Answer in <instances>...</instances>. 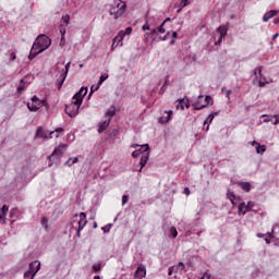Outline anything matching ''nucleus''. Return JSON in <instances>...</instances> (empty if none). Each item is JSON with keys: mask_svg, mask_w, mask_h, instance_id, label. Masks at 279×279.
Returning a JSON list of instances; mask_svg holds the SVG:
<instances>
[{"mask_svg": "<svg viewBox=\"0 0 279 279\" xmlns=\"http://www.w3.org/2000/svg\"><path fill=\"white\" fill-rule=\"evenodd\" d=\"M49 47H51V39L49 36L39 35L33 44L28 59L34 60L38 53H43V51H46V49H49Z\"/></svg>", "mask_w": 279, "mask_h": 279, "instance_id": "1", "label": "nucleus"}, {"mask_svg": "<svg viewBox=\"0 0 279 279\" xmlns=\"http://www.w3.org/2000/svg\"><path fill=\"white\" fill-rule=\"evenodd\" d=\"M125 8H128V4L124 1L114 0L110 5L109 14L117 21V19H121L125 14Z\"/></svg>", "mask_w": 279, "mask_h": 279, "instance_id": "2", "label": "nucleus"}, {"mask_svg": "<svg viewBox=\"0 0 279 279\" xmlns=\"http://www.w3.org/2000/svg\"><path fill=\"white\" fill-rule=\"evenodd\" d=\"M132 34V26L125 28V31H120L119 34L113 38L111 49L114 50L117 47H123V40L125 36Z\"/></svg>", "mask_w": 279, "mask_h": 279, "instance_id": "3", "label": "nucleus"}, {"mask_svg": "<svg viewBox=\"0 0 279 279\" xmlns=\"http://www.w3.org/2000/svg\"><path fill=\"white\" fill-rule=\"evenodd\" d=\"M80 106H82V98L76 100L72 98V102L65 106V114L71 118L77 117L80 113Z\"/></svg>", "mask_w": 279, "mask_h": 279, "instance_id": "4", "label": "nucleus"}, {"mask_svg": "<svg viewBox=\"0 0 279 279\" xmlns=\"http://www.w3.org/2000/svg\"><path fill=\"white\" fill-rule=\"evenodd\" d=\"M66 144H61L57 148H54L53 153L48 157V160H56V162H60V158H62L66 151Z\"/></svg>", "mask_w": 279, "mask_h": 279, "instance_id": "5", "label": "nucleus"}, {"mask_svg": "<svg viewBox=\"0 0 279 279\" xmlns=\"http://www.w3.org/2000/svg\"><path fill=\"white\" fill-rule=\"evenodd\" d=\"M47 100H40L37 96H33L32 101L27 102V108L31 112H36L40 110L41 106H45Z\"/></svg>", "mask_w": 279, "mask_h": 279, "instance_id": "6", "label": "nucleus"}, {"mask_svg": "<svg viewBox=\"0 0 279 279\" xmlns=\"http://www.w3.org/2000/svg\"><path fill=\"white\" fill-rule=\"evenodd\" d=\"M142 147H144V150L142 151V156H141V159H140V165H141V168L138 170L140 173H141V171H143V168L149 161V144L142 145Z\"/></svg>", "mask_w": 279, "mask_h": 279, "instance_id": "7", "label": "nucleus"}, {"mask_svg": "<svg viewBox=\"0 0 279 279\" xmlns=\"http://www.w3.org/2000/svg\"><path fill=\"white\" fill-rule=\"evenodd\" d=\"M228 35V27L219 26L217 28V34L214 36L215 45H221L223 43V37Z\"/></svg>", "mask_w": 279, "mask_h": 279, "instance_id": "8", "label": "nucleus"}, {"mask_svg": "<svg viewBox=\"0 0 279 279\" xmlns=\"http://www.w3.org/2000/svg\"><path fill=\"white\" fill-rule=\"evenodd\" d=\"M210 104V96H198L197 100L194 101L193 107L195 110H202V108H206Z\"/></svg>", "mask_w": 279, "mask_h": 279, "instance_id": "9", "label": "nucleus"}, {"mask_svg": "<svg viewBox=\"0 0 279 279\" xmlns=\"http://www.w3.org/2000/svg\"><path fill=\"white\" fill-rule=\"evenodd\" d=\"M255 80L258 82L259 87L264 88L266 84H269V81L267 78L263 77V68L258 66L254 70Z\"/></svg>", "mask_w": 279, "mask_h": 279, "instance_id": "10", "label": "nucleus"}, {"mask_svg": "<svg viewBox=\"0 0 279 279\" xmlns=\"http://www.w3.org/2000/svg\"><path fill=\"white\" fill-rule=\"evenodd\" d=\"M69 69H71V62L65 64V68L62 70L60 77L57 80L58 88H62L64 80H66V75H69Z\"/></svg>", "mask_w": 279, "mask_h": 279, "instance_id": "11", "label": "nucleus"}, {"mask_svg": "<svg viewBox=\"0 0 279 279\" xmlns=\"http://www.w3.org/2000/svg\"><path fill=\"white\" fill-rule=\"evenodd\" d=\"M54 132L53 131H43V126H39L36 131V136H39V138H52Z\"/></svg>", "mask_w": 279, "mask_h": 279, "instance_id": "12", "label": "nucleus"}, {"mask_svg": "<svg viewBox=\"0 0 279 279\" xmlns=\"http://www.w3.org/2000/svg\"><path fill=\"white\" fill-rule=\"evenodd\" d=\"M252 206H253L252 202H248L247 204H245L244 202L240 203L238 207V215L240 216L245 215L247 210H252Z\"/></svg>", "mask_w": 279, "mask_h": 279, "instance_id": "13", "label": "nucleus"}, {"mask_svg": "<svg viewBox=\"0 0 279 279\" xmlns=\"http://www.w3.org/2000/svg\"><path fill=\"white\" fill-rule=\"evenodd\" d=\"M86 223H88V220H86V213L80 214V221H78V229H77V236H80L82 230L86 228Z\"/></svg>", "mask_w": 279, "mask_h": 279, "instance_id": "14", "label": "nucleus"}, {"mask_svg": "<svg viewBox=\"0 0 279 279\" xmlns=\"http://www.w3.org/2000/svg\"><path fill=\"white\" fill-rule=\"evenodd\" d=\"M28 271H31L33 274L32 279H34L36 274H38V271H40V262H38V260L32 262L29 264Z\"/></svg>", "mask_w": 279, "mask_h": 279, "instance_id": "15", "label": "nucleus"}, {"mask_svg": "<svg viewBox=\"0 0 279 279\" xmlns=\"http://www.w3.org/2000/svg\"><path fill=\"white\" fill-rule=\"evenodd\" d=\"M88 93V87H81V89L72 97V99H81V104L84 101V97H86Z\"/></svg>", "mask_w": 279, "mask_h": 279, "instance_id": "16", "label": "nucleus"}, {"mask_svg": "<svg viewBox=\"0 0 279 279\" xmlns=\"http://www.w3.org/2000/svg\"><path fill=\"white\" fill-rule=\"evenodd\" d=\"M147 276V269H145V266H138L135 271V278L143 279Z\"/></svg>", "mask_w": 279, "mask_h": 279, "instance_id": "17", "label": "nucleus"}, {"mask_svg": "<svg viewBox=\"0 0 279 279\" xmlns=\"http://www.w3.org/2000/svg\"><path fill=\"white\" fill-rule=\"evenodd\" d=\"M227 197L233 206H236V204H239V197H236L234 192H231L230 190H228L227 191Z\"/></svg>", "mask_w": 279, "mask_h": 279, "instance_id": "18", "label": "nucleus"}, {"mask_svg": "<svg viewBox=\"0 0 279 279\" xmlns=\"http://www.w3.org/2000/svg\"><path fill=\"white\" fill-rule=\"evenodd\" d=\"M109 125H110V119L101 122L98 126V133L104 134V132L108 130Z\"/></svg>", "mask_w": 279, "mask_h": 279, "instance_id": "19", "label": "nucleus"}, {"mask_svg": "<svg viewBox=\"0 0 279 279\" xmlns=\"http://www.w3.org/2000/svg\"><path fill=\"white\" fill-rule=\"evenodd\" d=\"M276 14H278V11H275V10H271V11L265 13L263 16L264 23H267V21H269V19H274V16H276Z\"/></svg>", "mask_w": 279, "mask_h": 279, "instance_id": "20", "label": "nucleus"}, {"mask_svg": "<svg viewBox=\"0 0 279 279\" xmlns=\"http://www.w3.org/2000/svg\"><path fill=\"white\" fill-rule=\"evenodd\" d=\"M239 185L246 193H250V191H252V183L251 182H240Z\"/></svg>", "mask_w": 279, "mask_h": 279, "instance_id": "21", "label": "nucleus"}, {"mask_svg": "<svg viewBox=\"0 0 279 279\" xmlns=\"http://www.w3.org/2000/svg\"><path fill=\"white\" fill-rule=\"evenodd\" d=\"M165 22L157 28H153L150 34H165Z\"/></svg>", "mask_w": 279, "mask_h": 279, "instance_id": "22", "label": "nucleus"}, {"mask_svg": "<svg viewBox=\"0 0 279 279\" xmlns=\"http://www.w3.org/2000/svg\"><path fill=\"white\" fill-rule=\"evenodd\" d=\"M255 149L257 154H265L267 151V146L257 144V146H255Z\"/></svg>", "mask_w": 279, "mask_h": 279, "instance_id": "23", "label": "nucleus"}, {"mask_svg": "<svg viewBox=\"0 0 279 279\" xmlns=\"http://www.w3.org/2000/svg\"><path fill=\"white\" fill-rule=\"evenodd\" d=\"M99 88H101V85H99V83H97V85H92L90 92L88 95V99H90V97H93V94L97 93V90H99Z\"/></svg>", "mask_w": 279, "mask_h": 279, "instance_id": "24", "label": "nucleus"}, {"mask_svg": "<svg viewBox=\"0 0 279 279\" xmlns=\"http://www.w3.org/2000/svg\"><path fill=\"white\" fill-rule=\"evenodd\" d=\"M167 118H160L159 119V123H169V121L171 120V114H173V111H168L166 112Z\"/></svg>", "mask_w": 279, "mask_h": 279, "instance_id": "25", "label": "nucleus"}, {"mask_svg": "<svg viewBox=\"0 0 279 279\" xmlns=\"http://www.w3.org/2000/svg\"><path fill=\"white\" fill-rule=\"evenodd\" d=\"M59 32L61 34V40H64V36L66 35V25L61 24L59 26Z\"/></svg>", "mask_w": 279, "mask_h": 279, "instance_id": "26", "label": "nucleus"}, {"mask_svg": "<svg viewBox=\"0 0 279 279\" xmlns=\"http://www.w3.org/2000/svg\"><path fill=\"white\" fill-rule=\"evenodd\" d=\"M78 158L74 157V158H70L68 161H65L66 167H73V165H75L76 162H78Z\"/></svg>", "mask_w": 279, "mask_h": 279, "instance_id": "27", "label": "nucleus"}, {"mask_svg": "<svg viewBox=\"0 0 279 279\" xmlns=\"http://www.w3.org/2000/svg\"><path fill=\"white\" fill-rule=\"evenodd\" d=\"M24 90H25V80L22 78L21 82H20V85L17 87L19 95H21Z\"/></svg>", "mask_w": 279, "mask_h": 279, "instance_id": "28", "label": "nucleus"}, {"mask_svg": "<svg viewBox=\"0 0 279 279\" xmlns=\"http://www.w3.org/2000/svg\"><path fill=\"white\" fill-rule=\"evenodd\" d=\"M117 114V109L112 106L110 109L107 110L106 117H114Z\"/></svg>", "mask_w": 279, "mask_h": 279, "instance_id": "29", "label": "nucleus"}, {"mask_svg": "<svg viewBox=\"0 0 279 279\" xmlns=\"http://www.w3.org/2000/svg\"><path fill=\"white\" fill-rule=\"evenodd\" d=\"M184 106H186V108H189V105H186V100L182 99L179 101V104L177 105V110H184Z\"/></svg>", "mask_w": 279, "mask_h": 279, "instance_id": "30", "label": "nucleus"}, {"mask_svg": "<svg viewBox=\"0 0 279 279\" xmlns=\"http://www.w3.org/2000/svg\"><path fill=\"white\" fill-rule=\"evenodd\" d=\"M61 21L63 22V25L69 26V23L71 22V15L65 14L61 17Z\"/></svg>", "mask_w": 279, "mask_h": 279, "instance_id": "31", "label": "nucleus"}, {"mask_svg": "<svg viewBox=\"0 0 279 279\" xmlns=\"http://www.w3.org/2000/svg\"><path fill=\"white\" fill-rule=\"evenodd\" d=\"M262 117L264 118L263 123H269L274 121V116L263 114Z\"/></svg>", "mask_w": 279, "mask_h": 279, "instance_id": "32", "label": "nucleus"}, {"mask_svg": "<svg viewBox=\"0 0 279 279\" xmlns=\"http://www.w3.org/2000/svg\"><path fill=\"white\" fill-rule=\"evenodd\" d=\"M41 226L45 228V230H48L49 228V220L46 217L41 218Z\"/></svg>", "mask_w": 279, "mask_h": 279, "instance_id": "33", "label": "nucleus"}, {"mask_svg": "<svg viewBox=\"0 0 279 279\" xmlns=\"http://www.w3.org/2000/svg\"><path fill=\"white\" fill-rule=\"evenodd\" d=\"M143 154V146H141V149H136L132 153L133 158H138Z\"/></svg>", "mask_w": 279, "mask_h": 279, "instance_id": "34", "label": "nucleus"}, {"mask_svg": "<svg viewBox=\"0 0 279 279\" xmlns=\"http://www.w3.org/2000/svg\"><path fill=\"white\" fill-rule=\"evenodd\" d=\"M106 80H108V74H101L98 84L101 86Z\"/></svg>", "mask_w": 279, "mask_h": 279, "instance_id": "35", "label": "nucleus"}, {"mask_svg": "<svg viewBox=\"0 0 279 279\" xmlns=\"http://www.w3.org/2000/svg\"><path fill=\"white\" fill-rule=\"evenodd\" d=\"M184 269H186L184 263L179 262V264L177 265V271H184Z\"/></svg>", "mask_w": 279, "mask_h": 279, "instance_id": "36", "label": "nucleus"}, {"mask_svg": "<svg viewBox=\"0 0 279 279\" xmlns=\"http://www.w3.org/2000/svg\"><path fill=\"white\" fill-rule=\"evenodd\" d=\"M170 233L172 235V239H175L178 236V229H175V227H171Z\"/></svg>", "mask_w": 279, "mask_h": 279, "instance_id": "37", "label": "nucleus"}, {"mask_svg": "<svg viewBox=\"0 0 279 279\" xmlns=\"http://www.w3.org/2000/svg\"><path fill=\"white\" fill-rule=\"evenodd\" d=\"M271 123H272V125H278V123H279V114H274L272 116Z\"/></svg>", "mask_w": 279, "mask_h": 279, "instance_id": "38", "label": "nucleus"}, {"mask_svg": "<svg viewBox=\"0 0 279 279\" xmlns=\"http://www.w3.org/2000/svg\"><path fill=\"white\" fill-rule=\"evenodd\" d=\"M8 210H10V207H8V205H3L1 208V213H2V216L4 217V219H5V215H7Z\"/></svg>", "mask_w": 279, "mask_h": 279, "instance_id": "39", "label": "nucleus"}, {"mask_svg": "<svg viewBox=\"0 0 279 279\" xmlns=\"http://www.w3.org/2000/svg\"><path fill=\"white\" fill-rule=\"evenodd\" d=\"M276 228H277V227H272L271 232H268V233H267V236H269V239H276V235H274V232H276Z\"/></svg>", "mask_w": 279, "mask_h": 279, "instance_id": "40", "label": "nucleus"}, {"mask_svg": "<svg viewBox=\"0 0 279 279\" xmlns=\"http://www.w3.org/2000/svg\"><path fill=\"white\" fill-rule=\"evenodd\" d=\"M94 271H101V264H95L93 266Z\"/></svg>", "mask_w": 279, "mask_h": 279, "instance_id": "41", "label": "nucleus"}, {"mask_svg": "<svg viewBox=\"0 0 279 279\" xmlns=\"http://www.w3.org/2000/svg\"><path fill=\"white\" fill-rule=\"evenodd\" d=\"M208 119H210V116H208L207 119H206L205 122H204V126L206 128V131H208L209 128H210V124H208ZM206 125H207V126H206Z\"/></svg>", "mask_w": 279, "mask_h": 279, "instance_id": "42", "label": "nucleus"}, {"mask_svg": "<svg viewBox=\"0 0 279 279\" xmlns=\"http://www.w3.org/2000/svg\"><path fill=\"white\" fill-rule=\"evenodd\" d=\"M186 5H189V0H182L180 3L181 8H186Z\"/></svg>", "mask_w": 279, "mask_h": 279, "instance_id": "43", "label": "nucleus"}, {"mask_svg": "<svg viewBox=\"0 0 279 279\" xmlns=\"http://www.w3.org/2000/svg\"><path fill=\"white\" fill-rule=\"evenodd\" d=\"M128 204V195L122 196V206H125Z\"/></svg>", "mask_w": 279, "mask_h": 279, "instance_id": "44", "label": "nucleus"}, {"mask_svg": "<svg viewBox=\"0 0 279 279\" xmlns=\"http://www.w3.org/2000/svg\"><path fill=\"white\" fill-rule=\"evenodd\" d=\"M52 132H54V133H57V134H62V132H64V129L58 128V129H56V130L52 131Z\"/></svg>", "mask_w": 279, "mask_h": 279, "instance_id": "45", "label": "nucleus"}, {"mask_svg": "<svg viewBox=\"0 0 279 279\" xmlns=\"http://www.w3.org/2000/svg\"><path fill=\"white\" fill-rule=\"evenodd\" d=\"M217 114H219V111L215 112V113H210V123H213V120L215 119V117H217Z\"/></svg>", "mask_w": 279, "mask_h": 279, "instance_id": "46", "label": "nucleus"}, {"mask_svg": "<svg viewBox=\"0 0 279 279\" xmlns=\"http://www.w3.org/2000/svg\"><path fill=\"white\" fill-rule=\"evenodd\" d=\"M142 29H143L144 32L147 31V29H149V23L146 22V23L143 25Z\"/></svg>", "mask_w": 279, "mask_h": 279, "instance_id": "47", "label": "nucleus"}, {"mask_svg": "<svg viewBox=\"0 0 279 279\" xmlns=\"http://www.w3.org/2000/svg\"><path fill=\"white\" fill-rule=\"evenodd\" d=\"M183 193L184 195H191V190L189 187H185Z\"/></svg>", "mask_w": 279, "mask_h": 279, "instance_id": "48", "label": "nucleus"}, {"mask_svg": "<svg viewBox=\"0 0 279 279\" xmlns=\"http://www.w3.org/2000/svg\"><path fill=\"white\" fill-rule=\"evenodd\" d=\"M226 97L227 99H230V95H232V90H226Z\"/></svg>", "mask_w": 279, "mask_h": 279, "instance_id": "49", "label": "nucleus"}, {"mask_svg": "<svg viewBox=\"0 0 279 279\" xmlns=\"http://www.w3.org/2000/svg\"><path fill=\"white\" fill-rule=\"evenodd\" d=\"M0 223H5V216L0 214Z\"/></svg>", "mask_w": 279, "mask_h": 279, "instance_id": "50", "label": "nucleus"}, {"mask_svg": "<svg viewBox=\"0 0 279 279\" xmlns=\"http://www.w3.org/2000/svg\"><path fill=\"white\" fill-rule=\"evenodd\" d=\"M10 58H11V60H16V53L15 52H11Z\"/></svg>", "mask_w": 279, "mask_h": 279, "instance_id": "51", "label": "nucleus"}, {"mask_svg": "<svg viewBox=\"0 0 279 279\" xmlns=\"http://www.w3.org/2000/svg\"><path fill=\"white\" fill-rule=\"evenodd\" d=\"M168 276H173V267H170V268L168 269Z\"/></svg>", "mask_w": 279, "mask_h": 279, "instance_id": "52", "label": "nucleus"}, {"mask_svg": "<svg viewBox=\"0 0 279 279\" xmlns=\"http://www.w3.org/2000/svg\"><path fill=\"white\" fill-rule=\"evenodd\" d=\"M209 278H210V275L205 274L201 279H209Z\"/></svg>", "mask_w": 279, "mask_h": 279, "instance_id": "53", "label": "nucleus"}, {"mask_svg": "<svg viewBox=\"0 0 279 279\" xmlns=\"http://www.w3.org/2000/svg\"><path fill=\"white\" fill-rule=\"evenodd\" d=\"M102 230L104 232H110V227H104Z\"/></svg>", "mask_w": 279, "mask_h": 279, "instance_id": "54", "label": "nucleus"}, {"mask_svg": "<svg viewBox=\"0 0 279 279\" xmlns=\"http://www.w3.org/2000/svg\"><path fill=\"white\" fill-rule=\"evenodd\" d=\"M131 147H132L133 149H136V147H141V145H138V144H133V145H131Z\"/></svg>", "mask_w": 279, "mask_h": 279, "instance_id": "55", "label": "nucleus"}, {"mask_svg": "<svg viewBox=\"0 0 279 279\" xmlns=\"http://www.w3.org/2000/svg\"><path fill=\"white\" fill-rule=\"evenodd\" d=\"M172 38H178V33L177 32L172 33Z\"/></svg>", "mask_w": 279, "mask_h": 279, "instance_id": "56", "label": "nucleus"}, {"mask_svg": "<svg viewBox=\"0 0 279 279\" xmlns=\"http://www.w3.org/2000/svg\"><path fill=\"white\" fill-rule=\"evenodd\" d=\"M265 242L267 243V245H269V243H271V240H269L268 238H265Z\"/></svg>", "mask_w": 279, "mask_h": 279, "instance_id": "57", "label": "nucleus"}, {"mask_svg": "<svg viewBox=\"0 0 279 279\" xmlns=\"http://www.w3.org/2000/svg\"><path fill=\"white\" fill-rule=\"evenodd\" d=\"M257 236H258L259 239H264L265 234L258 233Z\"/></svg>", "mask_w": 279, "mask_h": 279, "instance_id": "58", "label": "nucleus"}, {"mask_svg": "<svg viewBox=\"0 0 279 279\" xmlns=\"http://www.w3.org/2000/svg\"><path fill=\"white\" fill-rule=\"evenodd\" d=\"M278 38V33L272 36V40H276Z\"/></svg>", "mask_w": 279, "mask_h": 279, "instance_id": "59", "label": "nucleus"}, {"mask_svg": "<svg viewBox=\"0 0 279 279\" xmlns=\"http://www.w3.org/2000/svg\"><path fill=\"white\" fill-rule=\"evenodd\" d=\"M226 90H228V89H226V87L221 88V93H223L225 95H226Z\"/></svg>", "mask_w": 279, "mask_h": 279, "instance_id": "60", "label": "nucleus"}, {"mask_svg": "<svg viewBox=\"0 0 279 279\" xmlns=\"http://www.w3.org/2000/svg\"><path fill=\"white\" fill-rule=\"evenodd\" d=\"M257 144H258V142H256V141H253V142H252V145H253V146L255 145V147L257 146Z\"/></svg>", "mask_w": 279, "mask_h": 279, "instance_id": "61", "label": "nucleus"}, {"mask_svg": "<svg viewBox=\"0 0 279 279\" xmlns=\"http://www.w3.org/2000/svg\"><path fill=\"white\" fill-rule=\"evenodd\" d=\"M169 38V33L165 36L163 40H167Z\"/></svg>", "mask_w": 279, "mask_h": 279, "instance_id": "62", "label": "nucleus"}, {"mask_svg": "<svg viewBox=\"0 0 279 279\" xmlns=\"http://www.w3.org/2000/svg\"><path fill=\"white\" fill-rule=\"evenodd\" d=\"M274 23L278 24L279 23V19H275Z\"/></svg>", "mask_w": 279, "mask_h": 279, "instance_id": "63", "label": "nucleus"}, {"mask_svg": "<svg viewBox=\"0 0 279 279\" xmlns=\"http://www.w3.org/2000/svg\"><path fill=\"white\" fill-rule=\"evenodd\" d=\"M94 279H101V277H99V276H95V277H94Z\"/></svg>", "mask_w": 279, "mask_h": 279, "instance_id": "64", "label": "nucleus"}]
</instances>
